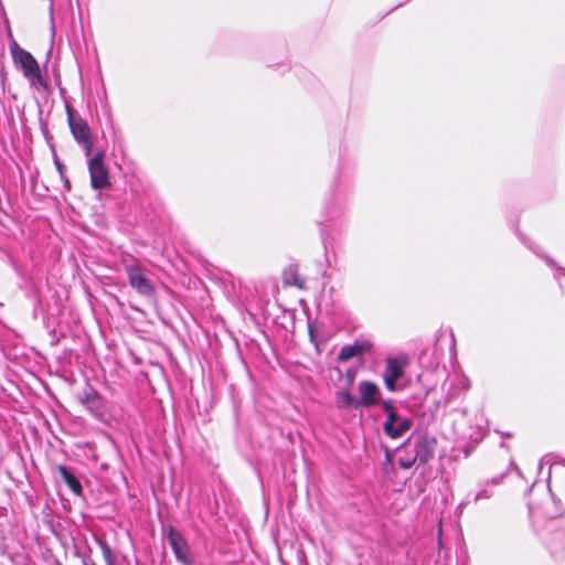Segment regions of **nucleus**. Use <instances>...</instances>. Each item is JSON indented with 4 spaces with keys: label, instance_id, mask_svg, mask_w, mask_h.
I'll list each match as a JSON object with an SVG mask.
<instances>
[{
    "label": "nucleus",
    "instance_id": "8",
    "mask_svg": "<svg viewBox=\"0 0 565 565\" xmlns=\"http://www.w3.org/2000/svg\"><path fill=\"white\" fill-rule=\"evenodd\" d=\"M413 422L407 417H401L398 414H390L386 418L383 430L392 438L403 436L406 431L412 428Z\"/></svg>",
    "mask_w": 565,
    "mask_h": 565
},
{
    "label": "nucleus",
    "instance_id": "16",
    "mask_svg": "<svg viewBox=\"0 0 565 565\" xmlns=\"http://www.w3.org/2000/svg\"><path fill=\"white\" fill-rule=\"evenodd\" d=\"M356 355H360V354L358 353L356 348L353 343L351 345H344L341 348V350L338 353V360L341 362H345Z\"/></svg>",
    "mask_w": 565,
    "mask_h": 565
},
{
    "label": "nucleus",
    "instance_id": "7",
    "mask_svg": "<svg viewBox=\"0 0 565 565\" xmlns=\"http://www.w3.org/2000/svg\"><path fill=\"white\" fill-rule=\"evenodd\" d=\"M65 109L71 132L77 143L81 141H86V139L90 138L92 131L87 122L81 117H77L73 107L68 104H66Z\"/></svg>",
    "mask_w": 565,
    "mask_h": 565
},
{
    "label": "nucleus",
    "instance_id": "1",
    "mask_svg": "<svg viewBox=\"0 0 565 565\" xmlns=\"http://www.w3.org/2000/svg\"><path fill=\"white\" fill-rule=\"evenodd\" d=\"M13 64L22 72L33 88L47 89V82L42 75L40 65L34 56L20 47L15 42L10 46Z\"/></svg>",
    "mask_w": 565,
    "mask_h": 565
},
{
    "label": "nucleus",
    "instance_id": "4",
    "mask_svg": "<svg viewBox=\"0 0 565 565\" xmlns=\"http://www.w3.org/2000/svg\"><path fill=\"white\" fill-rule=\"evenodd\" d=\"M405 450L413 449L419 463H426L435 454L436 440L427 435L412 436L404 445Z\"/></svg>",
    "mask_w": 565,
    "mask_h": 565
},
{
    "label": "nucleus",
    "instance_id": "17",
    "mask_svg": "<svg viewBox=\"0 0 565 565\" xmlns=\"http://www.w3.org/2000/svg\"><path fill=\"white\" fill-rule=\"evenodd\" d=\"M100 546H102V550H103V555H104V558L106 561V564L107 565H115L114 557H113V552H111L110 547L105 542H100Z\"/></svg>",
    "mask_w": 565,
    "mask_h": 565
},
{
    "label": "nucleus",
    "instance_id": "6",
    "mask_svg": "<svg viewBox=\"0 0 565 565\" xmlns=\"http://www.w3.org/2000/svg\"><path fill=\"white\" fill-rule=\"evenodd\" d=\"M166 539L171 545L177 559L183 565H192L193 558L182 532H168Z\"/></svg>",
    "mask_w": 565,
    "mask_h": 565
},
{
    "label": "nucleus",
    "instance_id": "21",
    "mask_svg": "<svg viewBox=\"0 0 565 565\" xmlns=\"http://www.w3.org/2000/svg\"><path fill=\"white\" fill-rule=\"evenodd\" d=\"M78 143L81 146H83V148L85 150V156L89 157L92 153V149H93V138L90 137V138L86 139V141H81Z\"/></svg>",
    "mask_w": 565,
    "mask_h": 565
},
{
    "label": "nucleus",
    "instance_id": "14",
    "mask_svg": "<svg viewBox=\"0 0 565 565\" xmlns=\"http://www.w3.org/2000/svg\"><path fill=\"white\" fill-rule=\"evenodd\" d=\"M504 478V475H501L500 477L493 478L490 481H487L482 489H480L473 497V501L478 502L480 500L490 499L493 497L494 491L492 489V486H498L502 479Z\"/></svg>",
    "mask_w": 565,
    "mask_h": 565
},
{
    "label": "nucleus",
    "instance_id": "11",
    "mask_svg": "<svg viewBox=\"0 0 565 565\" xmlns=\"http://www.w3.org/2000/svg\"><path fill=\"white\" fill-rule=\"evenodd\" d=\"M81 403L96 417L104 413V404L100 395L93 388H86L79 394Z\"/></svg>",
    "mask_w": 565,
    "mask_h": 565
},
{
    "label": "nucleus",
    "instance_id": "13",
    "mask_svg": "<svg viewBox=\"0 0 565 565\" xmlns=\"http://www.w3.org/2000/svg\"><path fill=\"white\" fill-rule=\"evenodd\" d=\"M337 403L339 408L343 409H358L359 403L356 397H354L349 390H342L337 393Z\"/></svg>",
    "mask_w": 565,
    "mask_h": 565
},
{
    "label": "nucleus",
    "instance_id": "5",
    "mask_svg": "<svg viewBox=\"0 0 565 565\" xmlns=\"http://www.w3.org/2000/svg\"><path fill=\"white\" fill-rule=\"evenodd\" d=\"M407 360L405 358H390L386 360L383 380L388 391L395 392L398 390L397 381L405 374Z\"/></svg>",
    "mask_w": 565,
    "mask_h": 565
},
{
    "label": "nucleus",
    "instance_id": "2",
    "mask_svg": "<svg viewBox=\"0 0 565 565\" xmlns=\"http://www.w3.org/2000/svg\"><path fill=\"white\" fill-rule=\"evenodd\" d=\"M128 281L140 296L151 298L156 294V288L149 278V271L138 263L125 267Z\"/></svg>",
    "mask_w": 565,
    "mask_h": 565
},
{
    "label": "nucleus",
    "instance_id": "12",
    "mask_svg": "<svg viewBox=\"0 0 565 565\" xmlns=\"http://www.w3.org/2000/svg\"><path fill=\"white\" fill-rule=\"evenodd\" d=\"M58 472L63 481L76 495L82 494V484L79 480L65 466H58Z\"/></svg>",
    "mask_w": 565,
    "mask_h": 565
},
{
    "label": "nucleus",
    "instance_id": "3",
    "mask_svg": "<svg viewBox=\"0 0 565 565\" xmlns=\"http://www.w3.org/2000/svg\"><path fill=\"white\" fill-rule=\"evenodd\" d=\"M104 160L105 152L98 151L88 161L90 184L95 190H103L110 185L109 172Z\"/></svg>",
    "mask_w": 565,
    "mask_h": 565
},
{
    "label": "nucleus",
    "instance_id": "15",
    "mask_svg": "<svg viewBox=\"0 0 565 565\" xmlns=\"http://www.w3.org/2000/svg\"><path fill=\"white\" fill-rule=\"evenodd\" d=\"M403 451H406L403 447L398 450V465L404 469H409L417 460L414 454L403 455Z\"/></svg>",
    "mask_w": 565,
    "mask_h": 565
},
{
    "label": "nucleus",
    "instance_id": "19",
    "mask_svg": "<svg viewBox=\"0 0 565 565\" xmlns=\"http://www.w3.org/2000/svg\"><path fill=\"white\" fill-rule=\"evenodd\" d=\"M55 166H56V169H57V171L60 173L61 179L64 181L65 188L67 190H70L71 189L70 181L64 175L65 166L57 158H55Z\"/></svg>",
    "mask_w": 565,
    "mask_h": 565
},
{
    "label": "nucleus",
    "instance_id": "10",
    "mask_svg": "<svg viewBox=\"0 0 565 565\" xmlns=\"http://www.w3.org/2000/svg\"><path fill=\"white\" fill-rule=\"evenodd\" d=\"M529 510L530 514L536 519H553L556 516L555 503L550 494H545L537 504L531 502Z\"/></svg>",
    "mask_w": 565,
    "mask_h": 565
},
{
    "label": "nucleus",
    "instance_id": "9",
    "mask_svg": "<svg viewBox=\"0 0 565 565\" xmlns=\"http://www.w3.org/2000/svg\"><path fill=\"white\" fill-rule=\"evenodd\" d=\"M358 392L360 394V397L356 398L359 407H371L380 403L381 393L375 383L362 381L358 385Z\"/></svg>",
    "mask_w": 565,
    "mask_h": 565
},
{
    "label": "nucleus",
    "instance_id": "18",
    "mask_svg": "<svg viewBox=\"0 0 565 565\" xmlns=\"http://www.w3.org/2000/svg\"><path fill=\"white\" fill-rule=\"evenodd\" d=\"M354 345L360 355H362L365 352L371 351V349H372V343L367 340L355 341Z\"/></svg>",
    "mask_w": 565,
    "mask_h": 565
},
{
    "label": "nucleus",
    "instance_id": "20",
    "mask_svg": "<svg viewBox=\"0 0 565 565\" xmlns=\"http://www.w3.org/2000/svg\"><path fill=\"white\" fill-rule=\"evenodd\" d=\"M382 407H383L384 412L386 413V418H388L390 414H397L392 401L383 402Z\"/></svg>",
    "mask_w": 565,
    "mask_h": 565
},
{
    "label": "nucleus",
    "instance_id": "22",
    "mask_svg": "<svg viewBox=\"0 0 565 565\" xmlns=\"http://www.w3.org/2000/svg\"><path fill=\"white\" fill-rule=\"evenodd\" d=\"M84 565H95V564H94L93 562H87V561H85V562H84Z\"/></svg>",
    "mask_w": 565,
    "mask_h": 565
}]
</instances>
